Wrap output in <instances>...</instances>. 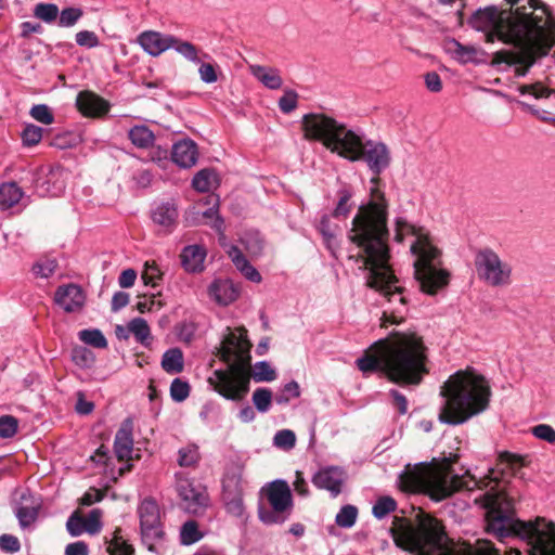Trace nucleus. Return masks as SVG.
<instances>
[{"mask_svg": "<svg viewBox=\"0 0 555 555\" xmlns=\"http://www.w3.org/2000/svg\"><path fill=\"white\" fill-rule=\"evenodd\" d=\"M206 255V249L201 245L185 246L180 255L181 264L189 273L202 272Z\"/></svg>", "mask_w": 555, "mask_h": 555, "instance_id": "393cba45", "label": "nucleus"}, {"mask_svg": "<svg viewBox=\"0 0 555 555\" xmlns=\"http://www.w3.org/2000/svg\"><path fill=\"white\" fill-rule=\"evenodd\" d=\"M85 531L90 534L100 532L102 528L101 513L98 509H92L89 515L85 518L83 522Z\"/></svg>", "mask_w": 555, "mask_h": 555, "instance_id": "69168bd1", "label": "nucleus"}, {"mask_svg": "<svg viewBox=\"0 0 555 555\" xmlns=\"http://www.w3.org/2000/svg\"><path fill=\"white\" fill-rule=\"evenodd\" d=\"M73 360L77 365L88 367L94 361V357L89 349L80 347L73 350Z\"/></svg>", "mask_w": 555, "mask_h": 555, "instance_id": "774afa93", "label": "nucleus"}, {"mask_svg": "<svg viewBox=\"0 0 555 555\" xmlns=\"http://www.w3.org/2000/svg\"><path fill=\"white\" fill-rule=\"evenodd\" d=\"M504 468H490L488 474L476 479L469 473L463 476L453 474L451 463L443 461L434 463L424 472L413 470L403 473L401 480L408 489L424 483L428 495L439 502L450 498L461 490L472 491L476 488L488 491L475 499V502L486 509V532L504 541L506 538H518L529 546V555H555V524L538 517L533 521L517 518L514 501L495 486L503 479Z\"/></svg>", "mask_w": 555, "mask_h": 555, "instance_id": "f03ea898", "label": "nucleus"}, {"mask_svg": "<svg viewBox=\"0 0 555 555\" xmlns=\"http://www.w3.org/2000/svg\"><path fill=\"white\" fill-rule=\"evenodd\" d=\"M137 512L140 520L141 541L150 552H156V545L166 539L159 505L154 498L147 496L141 501Z\"/></svg>", "mask_w": 555, "mask_h": 555, "instance_id": "f8f14e48", "label": "nucleus"}, {"mask_svg": "<svg viewBox=\"0 0 555 555\" xmlns=\"http://www.w3.org/2000/svg\"><path fill=\"white\" fill-rule=\"evenodd\" d=\"M18 428L17 420L12 415L0 417V438H12Z\"/></svg>", "mask_w": 555, "mask_h": 555, "instance_id": "13d9d810", "label": "nucleus"}, {"mask_svg": "<svg viewBox=\"0 0 555 555\" xmlns=\"http://www.w3.org/2000/svg\"><path fill=\"white\" fill-rule=\"evenodd\" d=\"M256 410L260 413H267L272 404V391L269 388H257L251 397Z\"/></svg>", "mask_w": 555, "mask_h": 555, "instance_id": "ea45409f", "label": "nucleus"}, {"mask_svg": "<svg viewBox=\"0 0 555 555\" xmlns=\"http://www.w3.org/2000/svg\"><path fill=\"white\" fill-rule=\"evenodd\" d=\"M273 443L275 447L283 450H291L295 447L296 436L295 433L291 429H282L279 430L273 438Z\"/></svg>", "mask_w": 555, "mask_h": 555, "instance_id": "8fccbe9b", "label": "nucleus"}, {"mask_svg": "<svg viewBox=\"0 0 555 555\" xmlns=\"http://www.w3.org/2000/svg\"><path fill=\"white\" fill-rule=\"evenodd\" d=\"M358 508L354 505L343 506L336 515L335 521L341 528H350L356 524Z\"/></svg>", "mask_w": 555, "mask_h": 555, "instance_id": "49530a36", "label": "nucleus"}, {"mask_svg": "<svg viewBox=\"0 0 555 555\" xmlns=\"http://www.w3.org/2000/svg\"><path fill=\"white\" fill-rule=\"evenodd\" d=\"M44 130L34 124H26L21 132L22 144L24 147H33L40 143Z\"/></svg>", "mask_w": 555, "mask_h": 555, "instance_id": "c9c22d12", "label": "nucleus"}, {"mask_svg": "<svg viewBox=\"0 0 555 555\" xmlns=\"http://www.w3.org/2000/svg\"><path fill=\"white\" fill-rule=\"evenodd\" d=\"M266 495L271 508L259 506L258 515L266 525L283 524L293 507V496L288 483L283 479L270 482Z\"/></svg>", "mask_w": 555, "mask_h": 555, "instance_id": "9b49d317", "label": "nucleus"}, {"mask_svg": "<svg viewBox=\"0 0 555 555\" xmlns=\"http://www.w3.org/2000/svg\"><path fill=\"white\" fill-rule=\"evenodd\" d=\"M251 75L270 90H278L283 85V79L278 68L262 65H251Z\"/></svg>", "mask_w": 555, "mask_h": 555, "instance_id": "bb28decb", "label": "nucleus"}, {"mask_svg": "<svg viewBox=\"0 0 555 555\" xmlns=\"http://www.w3.org/2000/svg\"><path fill=\"white\" fill-rule=\"evenodd\" d=\"M509 9L505 10L513 17L524 15L531 24H537L546 34L555 27V20L551 16L548 8L541 0H505Z\"/></svg>", "mask_w": 555, "mask_h": 555, "instance_id": "4468645a", "label": "nucleus"}, {"mask_svg": "<svg viewBox=\"0 0 555 555\" xmlns=\"http://www.w3.org/2000/svg\"><path fill=\"white\" fill-rule=\"evenodd\" d=\"M85 517L80 516L77 512L73 513L67 521L66 529L72 537H79L85 531L83 528Z\"/></svg>", "mask_w": 555, "mask_h": 555, "instance_id": "338daca9", "label": "nucleus"}, {"mask_svg": "<svg viewBox=\"0 0 555 555\" xmlns=\"http://www.w3.org/2000/svg\"><path fill=\"white\" fill-rule=\"evenodd\" d=\"M208 293L216 302L222 306H228L236 300L240 295V288L229 279H218L210 284Z\"/></svg>", "mask_w": 555, "mask_h": 555, "instance_id": "5701e85b", "label": "nucleus"}, {"mask_svg": "<svg viewBox=\"0 0 555 555\" xmlns=\"http://www.w3.org/2000/svg\"><path fill=\"white\" fill-rule=\"evenodd\" d=\"M57 268L55 259H47L42 262H37L33 267V272L36 276L48 279L52 276Z\"/></svg>", "mask_w": 555, "mask_h": 555, "instance_id": "680f3d73", "label": "nucleus"}, {"mask_svg": "<svg viewBox=\"0 0 555 555\" xmlns=\"http://www.w3.org/2000/svg\"><path fill=\"white\" fill-rule=\"evenodd\" d=\"M128 138L135 147L144 150L153 147L155 141L153 131L144 125H137L130 128Z\"/></svg>", "mask_w": 555, "mask_h": 555, "instance_id": "c756f323", "label": "nucleus"}, {"mask_svg": "<svg viewBox=\"0 0 555 555\" xmlns=\"http://www.w3.org/2000/svg\"><path fill=\"white\" fill-rule=\"evenodd\" d=\"M190 395V385L181 378H175L170 385V396L176 402L184 401Z\"/></svg>", "mask_w": 555, "mask_h": 555, "instance_id": "864d4df0", "label": "nucleus"}, {"mask_svg": "<svg viewBox=\"0 0 555 555\" xmlns=\"http://www.w3.org/2000/svg\"><path fill=\"white\" fill-rule=\"evenodd\" d=\"M203 538L195 520H189L183 524L180 531V541L183 545H191Z\"/></svg>", "mask_w": 555, "mask_h": 555, "instance_id": "a19ab883", "label": "nucleus"}, {"mask_svg": "<svg viewBox=\"0 0 555 555\" xmlns=\"http://www.w3.org/2000/svg\"><path fill=\"white\" fill-rule=\"evenodd\" d=\"M520 94H531L535 99L548 98L554 91L543 87L540 82L518 87Z\"/></svg>", "mask_w": 555, "mask_h": 555, "instance_id": "052dcab7", "label": "nucleus"}, {"mask_svg": "<svg viewBox=\"0 0 555 555\" xmlns=\"http://www.w3.org/2000/svg\"><path fill=\"white\" fill-rule=\"evenodd\" d=\"M447 534L442 524L428 514L418 516L415 527H406L393 537L397 546L418 555H439Z\"/></svg>", "mask_w": 555, "mask_h": 555, "instance_id": "6e6552de", "label": "nucleus"}, {"mask_svg": "<svg viewBox=\"0 0 555 555\" xmlns=\"http://www.w3.org/2000/svg\"><path fill=\"white\" fill-rule=\"evenodd\" d=\"M122 530L116 528L111 537H105L106 552L108 555H134V547L121 534Z\"/></svg>", "mask_w": 555, "mask_h": 555, "instance_id": "cd10ccee", "label": "nucleus"}, {"mask_svg": "<svg viewBox=\"0 0 555 555\" xmlns=\"http://www.w3.org/2000/svg\"><path fill=\"white\" fill-rule=\"evenodd\" d=\"M533 28H538L537 24H531L524 15L512 18L504 17V22L501 21V24L485 31L486 40L494 42L495 39H499L516 48L518 43L533 33Z\"/></svg>", "mask_w": 555, "mask_h": 555, "instance_id": "ddd939ff", "label": "nucleus"}, {"mask_svg": "<svg viewBox=\"0 0 555 555\" xmlns=\"http://www.w3.org/2000/svg\"><path fill=\"white\" fill-rule=\"evenodd\" d=\"M179 496L183 501L184 508L193 514H196L202 507L207 505L208 495L205 491L197 490L190 482H184L179 486Z\"/></svg>", "mask_w": 555, "mask_h": 555, "instance_id": "b1692460", "label": "nucleus"}, {"mask_svg": "<svg viewBox=\"0 0 555 555\" xmlns=\"http://www.w3.org/2000/svg\"><path fill=\"white\" fill-rule=\"evenodd\" d=\"M130 333L138 343L149 346L151 343V330L147 322L142 318H134L129 322Z\"/></svg>", "mask_w": 555, "mask_h": 555, "instance_id": "72a5a7b5", "label": "nucleus"}, {"mask_svg": "<svg viewBox=\"0 0 555 555\" xmlns=\"http://www.w3.org/2000/svg\"><path fill=\"white\" fill-rule=\"evenodd\" d=\"M41 503L36 499L29 490H25L16 503L14 513L22 528L33 525L39 515Z\"/></svg>", "mask_w": 555, "mask_h": 555, "instance_id": "aec40b11", "label": "nucleus"}, {"mask_svg": "<svg viewBox=\"0 0 555 555\" xmlns=\"http://www.w3.org/2000/svg\"><path fill=\"white\" fill-rule=\"evenodd\" d=\"M305 139L320 141L332 153L358 162L357 153L363 138L343 122L321 113H309L301 119Z\"/></svg>", "mask_w": 555, "mask_h": 555, "instance_id": "0eeeda50", "label": "nucleus"}, {"mask_svg": "<svg viewBox=\"0 0 555 555\" xmlns=\"http://www.w3.org/2000/svg\"><path fill=\"white\" fill-rule=\"evenodd\" d=\"M450 44L453 47L452 51L462 63L473 61L477 53L474 47L464 46L454 39L450 42Z\"/></svg>", "mask_w": 555, "mask_h": 555, "instance_id": "4d7b16f0", "label": "nucleus"}, {"mask_svg": "<svg viewBox=\"0 0 555 555\" xmlns=\"http://www.w3.org/2000/svg\"><path fill=\"white\" fill-rule=\"evenodd\" d=\"M29 114L35 120L43 125H51L54 122V115L51 112L50 107L46 104L34 105L30 108Z\"/></svg>", "mask_w": 555, "mask_h": 555, "instance_id": "5fc2aeb1", "label": "nucleus"}, {"mask_svg": "<svg viewBox=\"0 0 555 555\" xmlns=\"http://www.w3.org/2000/svg\"><path fill=\"white\" fill-rule=\"evenodd\" d=\"M203 217L207 219L206 223L209 224L220 237H224V220L219 215L217 206L209 207L203 212Z\"/></svg>", "mask_w": 555, "mask_h": 555, "instance_id": "de8ad7c7", "label": "nucleus"}, {"mask_svg": "<svg viewBox=\"0 0 555 555\" xmlns=\"http://www.w3.org/2000/svg\"><path fill=\"white\" fill-rule=\"evenodd\" d=\"M499 465H504L512 474H515L518 468L526 465V459L519 454L503 451L499 453L498 456V466Z\"/></svg>", "mask_w": 555, "mask_h": 555, "instance_id": "37998d69", "label": "nucleus"}, {"mask_svg": "<svg viewBox=\"0 0 555 555\" xmlns=\"http://www.w3.org/2000/svg\"><path fill=\"white\" fill-rule=\"evenodd\" d=\"M179 54L184 56L188 61L193 62L195 64L201 63V59L198 57V49L189 41H181L176 37L175 44L171 46Z\"/></svg>", "mask_w": 555, "mask_h": 555, "instance_id": "a18cd8bd", "label": "nucleus"}, {"mask_svg": "<svg viewBox=\"0 0 555 555\" xmlns=\"http://www.w3.org/2000/svg\"><path fill=\"white\" fill-rule=\"evenodd\" d=\"M338 202L333 210L334 218H346L351 211L353 205L351 203L352 191L348 188H343L337 192Z\"/></svg>", "mask_w": 555, "mask_h": 555, "instance_id": "473e14b6", "label": "nucleus"}, {"mask_svg": "<svg viewBox=\"0 0 555 555\" xmlns=\"http://www.w3.org/2000/svg\"><path fill=\"white\" fill-rule=\"evenodd\" d=\"M199 461V453L195 446H189L179 450L178 464L181 467L195 466Z\"/></svg>", "mask_w": 555, "mask_h": 555, "instance_id": "09e8293b", "label": "nucleus"}, {"mask_svg": "<svg viewBox=\"0 0 555 555\" xmlns=\"http://www.w3.org/2000/svg\"><path fill=\"white\" fill-rule=\"evenodd\" d=\"M78 335L81 341L94 348L103 349L107 347V340L105 336L98 328L82 330Z\"/></svg>", "mask_w": 555, "mask_h": 555, "instance_id": "4c0bfd02", "label": "nucleus"}, {"mask_svg": "<svg viewBox=\"0 0 555 555\" xmlns=\"http://www.w3.org/2000/svg\"><path fill=\"white\" fill-rule=\"evenodd\" d=\"M345 480L346 472L344 468L334 465L321 467L311 478L314 487L327 490L333 498L341 493Z\"/></svg>", "mask_w": 555, "mask_h": 555, "instance_id": "dca6fc26", "label": "nucleus"}, {"mask_svg": "<svg viewBox=\"0 0 555 555\" xmlns=\"http://www.w3.org/2000/svg\"><path fill=\"white\" fill-rule=\"evenodd\" d=\"M152 219L154 223L162 227L166 233H170L177 227V207L170 203H162L152 211Z\"/></svg>", "mask_w": 555, "mask_h": 555, "instance_id": "a878e982", "label": "nucleus"}, {"mask_svg": "<svg viewBox=\"0 0 555 555\" xmlns=\"http://www.w3.org/2000/svg\"><path fill=\"white\" fill-rule=\"evenodd\" d=\"M78 111L86 117H102L109 111V103L91 91H81L76 99Z\"/></svg>", "mask_w": 555, "mask_h": 555, "instance_id": "6ab92c4d", "label": "nucleus"}, {"mask_svg": "<svg viewBox=\"0 0 555 555\" xmlns=\"http://www.w3.org/2000/svg\"><path fill=\"white\" fill-rule=\"evenodd\" d=\"M532 435L550 444H555V429L548 424H539L531 428Z\"/></svg>", "mask_w": 555, "mask_h": 555, "instance_id": "e2e57ef3", "label": "nucleus"}, {"mask_svg": "<svg viewBox=\"0 0 555 555\" xmlns=\"http://www.w3.org/2000/svg\"><path fill=\"white\" fill-rule=\"evenodd\" d=\"M298 93L294 90L287 89L279 100V108L284 114H289L297 108Z\"/></svg>", "mask_w": 555, "mask_h": 555, "instance_id": "6e6d98bb", "label": "nucleus"}, {"mask_svg": "<svg viewBox=\"0 0 555 555\" xmlns=\"http://www.w3.org/2000/svg\"><path fill=\"white\" fill-rule=\"evenodd\" d=\"M162 367L166 373L178 374L183 371V352L180 348H170L163 354Z\"/></svg>", "mask_w": 555, "mask_h": 555, "instance_id": "7c9ffc66", "label": "nucleus"}, {"mask_svg": "<svg viewBox=\"0 0 555 555\" xmlns=\"http://www.w3.org/2000/svg\"><path fill=\"white\" fill-rule=\"evenodd\" d=\"M477 275L480 281L491 287H506L512 283V266L503 261L491 248L479 249L474 259Z\"/></svg>", "mask_w": 555, "mask_h": 555, "instance_id": "9d476101", "label": "nucleus"}, {"mask_svg": "<svg viewBox=\"0 0 555 555\" xmlns=\"http://www.w3.org/2000/svg\"><path fill=\"white\" fill-rule=\"evenodd\" d=\"M253 377L256 382H272L276 378V372L267 361H260L255 364Z\"/></svg>", "mask_w": 555, "mask_h": 555, "instance_id": "603ef678", "label": "nucleus"}, {"mask_svg": "<svg viewBox=\"0 0 555 555\" xmlns=\"http://www.w3.org/2000/svg\"><path fill=\"white\" fill-rule=\"evenodd\" d=\"M428 348L416 333L392 332L388 338L372 344L357 359V367L367 376L385 374L401 385H418L428 374Z\"/></svg>", "mask_w": 555, "mask_h": 555, "instance_id": "7ed1b4c3", "label": "nucleus"}, {"mask_svg": "<svg viewBox=\"0 0 555 555\" xmlns=\"http://www.w3.org/2000/svg\"><path fill=\"white\" fill-rule=\"evenodd\" d=\"M397 502L392 496H379L372 508V514L377 519H383L397 509Z\"/></svg>", "mask_w": 555, "mask_h": 555, "instance_id": "e433bc0d", "label": "nucleus"}, {"mask_svg": "<svg viewBox=\"0 0 555 555\" xmlns=\"http://www.w3.org/2000/svg\"><path fill=\"white\" fill-rule=\"evenodd\" d=\"M34 15L44 23L51 24L59 16V7L54 3L40 2L35 5Z\"/></svg>", "mask_w": 555, "mask_h": 555, "instance_id": "79ce46f5", "label": "nucleus"}, {"mask_svg": "<svg viewBox=\"0 0 555 555\" xmlns=\"http://www.w3.org/2000/svg\"><path fill=\"white\" fill-rule=\"evenodd\" d=\"M318 231L323 237V242L326 248L335 255V250L338 247V241L336 237L337 224H333L328 215H323L318 224Z\"/></svg>", "mask_w": 555, "mask_h": 555, "instance_id": "c85d7f7f", "label": "nucleus"}, {"mask_svg": "<svg viewBox=\"0 0 555 555\" xmlns=\"http://www.w3.org/2000/svg\"><path fill=\"white\" fill-rule=\"evenodd\" d=\"M83 16V10L76 7L64 8L59 10L57 25L60 27H73Z\"/></svg>", "mask_w": 555, "mask_h": 555, "instance_id": "58836bf2", "label": "nucleus"}, {"mask_svg": "<svg viewBox=\"0 0 555 555\" xmlns=\"http://www.w3.org/2000/svg\"><path fill=\"white\" fill-rule=\"evenodd\" d=\"M545 35L539 26L533 28V33L518 43L515 50H501L494 53L493 63H505L509 66L519 65L515 68V76L525 77L535 62L537 50L544 40Z\"/></svg>", "mask_w": 555, "mask_h": 555, "instance_id": "1a4fd4ad", "label": "nucleus"}, {"mask_svg": "<svg viewBox=\"0 0 555 555\" xmlns=\"http://www.w3.org/2000/svg\"><path fill=\"white\" fill-rule=\"evenodd\" d=\"M217 175L214 169L205 168L199 170L192 179L194 190L206 193L209 192L212 183L216 181Z\"/></svg>", "mask_w": 555, "mask_h": 555, "instance_id": "f704fd0d", "label": "nucleus"}, {"mask_svg": "<svg viewBox=\"0 0 555 555\" xmlns=\"http://www.w3.org/2000/svg\"><path fill=\"white\" fill-rule=\"evenodd\" d=\"M55 301L66 312H75L83 306V292L76 284L60 286L55 292Z\"/></svg>", "mask_w": 555, "mask_h": 555, "instance_id": "412c9836", "label": "nucleus"}, {"mask_svg": "<svg viewBox=\"0 0 555 555\" xmlns=\"http://www.w3.org/2000/svg\"><path fill=\"white\" fill-rule=\"evenodd\" d=\"M357 156L358 162L366 164L373 177L370 179V201L359 206L348 233L350 242L359 247L358 254L350 255L349 259H353L360 270L367 271V287L382 294L389 302L398 300V308L383 313L382 326L387 327L388 324L403 322L408 311L403 288L397 285L398 279L389 266L388 202L379 189V175L390 166L391 154L385 143L367 140L362 142Z\"/></svg>", "mask_w": 555, "mask_h": 555, "instance_id": "f257e3e1", "label": "nucleus"}, {"mask_svg": "<svg viewBox=\"0 0 555 555\" xmlns=\"http://www.w3.org/2000/svg\"><path fill=\"white\" fill-rule=\"evenodd\" d=\"M76 43L88 49L95 48L100 44L98 35L91 30H80L75 36Z\"/></svg>", "mask_w": 555, "mask_h": 555, "instance_id": "0e129e2a", "label": "nucleus"}, {"mask_svg": "<svg viewBox=\"0 0 555 555\" xmlns=\"http://www.w3.org/2000/svg\"><path fill=\"white\" fill-rule=\"evenodd\" d=\"M504 17L512 18L513 16L507 14L506 11H499L495 5H489L476 10L470 15L467 23L472 28L478 31H487L501 24V21L504 22Z\"/></svg>", "mask_w": 555, "mask_h": 555, "instance_id": "f3484780", "label": "nucleus"}, {"mask_svg": "<svg viewBox=\"0 0 555 555\" xmlns=\"http://www.w3.org/2000/svg\"><path fill=\"white\" fill-rule=\"evenodd\" d=\"M133 450V437H132V422L127 418L122 422L120 428L117 430L114 440V452L119 462L127 461L125 465L119 468V475L130 472L132 464L129 463L131 460V453Z\"/></svg>", "mask_w": 555, "mask_h": 555, "instance_id": "2eb2a0df", "label": "nucleus"}, {"mask_svg": "<svg viewBox=\"0 0 555 555\" xmlns=\"http://www.w3.org/2000/svg\"><path fill=\"white\" fill-rule=\"evenodd\" d=\"M242 243L245 245L248 253L251 255L261 254L264 245V241L260 236L259 232H249L246 233L242 238Z\"/></svg>", "mask_w": 555, "mask_h": 555, "instance_id": "3c124183", "label": "nucleus"}, {"mask_svg": "<svg viewBox=\"0 0 555 555\" xmlns=\"http://www.w3.org/2000/svg\"><path fill=\"white\" fill-rule=\"evenodd\" d=\"M395 240L401 243L405 236H414L411 253L415 257L413 262L414 278L420 284V289L428 295H435L447 287L451 274L447 269L440 268L441 251L430 238L429 232L423 228L408 222L404 218H397Z\"/></svg>", "mask_w": 555, "mask_h": 555, "instance_id": "39448f33", "label": "nucleus"}, {"mask_svg": "<svg viewBox=\"0 0 555 555\" xmlns=\"http://www.w3.org/2000/svg\"><path fill=\"white\" fill-rule=\"evenodd\" d=\"M23 191L16 182H7L0 185V207L3 209L16 205L23 197Z\"/></svg>", "mask_w": 555, "mask_h": 555, "instance_id": "2f4dec72", "label": "nucleus"}, {"mask_svg": "<svg viewBox=\"0 0 555 555\" xmlns=\"http://www.w3.org/2000/svg\"><path fill=\"white\" fill-rule=\"evenodd\" d=\"M137 42L150 55L158 56L175 44L176 37L172 35H163L154 30H146L138 36Z\"/></svg>", "mask_w": 555, "mask_h": 555, "instance_id": "a211bd4d", "label": "nucleus"}, {"mask_svg": "<svg viewBox=\"0 0 555 555\" xmlns=\"http://www.w3.org/2000/svg\"><path fill=\"white\" fill-rule=\"evenodd\" d=\"M141 279L145 285L155 287L158 284V281L162 280V272L155 262H146Z\"/></svg>", "mask_w": 555, "mask_h": 555, "instance_id": "bf43d9fd", "label": "nucleus"}, {"mask_svg": "<svg viewBox=\"0 0 555 555\" xmlns=\"http://www.w3.org/2000/svg\"><path fill=\"white\" fill-rule=\"evenodd\" d=\"M198 157L196 143L191 139H183L172 145L171 159L181 168L193 167Z\"/></svg>", "mask_w": 555, "mask_h": 555, "instance_id": "4be33fe9", "label": "nucleus"}, {"mask_svg": "<svg viewBox=\"0 0 555 555\" xmlns=\"http://www.w3.org/2000/svg\"><path fill=\"white\" fill-rule=\"evenodd\" d=\"M440 396L443 402L439 422L457 426L488 409L491 388L482 375L473 370H460L443 383Z\"/></svg>", "mask_w": 555, "mask_h": 555, "instance_id": "20e7f679", "label": "nucleus"}, {"mask_svg": "<svg viewBox=\"0 0 555 555\" xmlns=\"http://www.w3.org/2000/svg\"><path fill=\"white\" fill-rule=\"evenodd\" d=\"M250 344L246 337L230 333L220 349V359L227 363L225 370H216L209 384L221 397L240 402L244 400L250 386Z\"/></svg>", "mask_w": 555, "mask_h": 555, "instance_id": "423d86ee", "label": "nucleus"}, {"mask_svg": "<svg viewBox=\"0 0 555 555\" xmlns=\"http://www.w3.org/2000/svg\"><path fill=\"white\" fill-rule=\"evenodd\" d=\"M300 397V387L296 380H291L285 384L282 389L275 395V402L278 404H287L292 399Z\"/></svg>", "mask_w": 555, "mask_h": 555, "instance_id": "c03bdc74", "label": "nucleus"}]
</instances>
